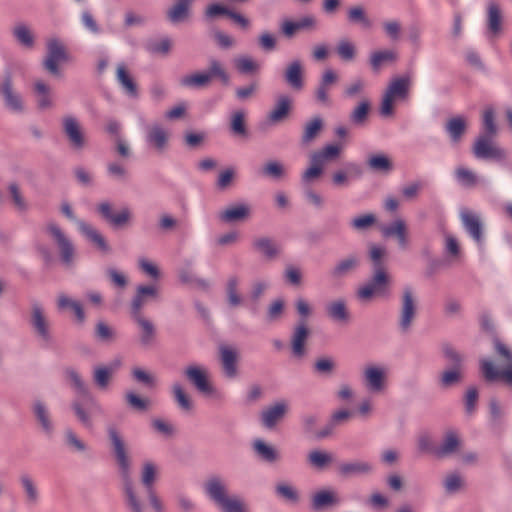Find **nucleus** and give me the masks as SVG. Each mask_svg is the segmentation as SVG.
Masks as SVG:
<instances>
[{
	"mask_svg": "<svg viewBox=\"0 0 512 512\" xmlns=\"http://www.w3.org/2000/svg\"><path fill=\"white\" fill-rule=\"evenodd\" d=\"M108 435L119 468L125 505L129 512H145V497L155 512H165L164 504L154 487L159 476L158 465L150 460L144 461L140 470L141 486L135 484L125 441L115 427L108 428Z\"/></svg>",
	"mask_w": 512,
	"mask_h": 512,
	"instance_id": "1",
	"label": "nucleus"
},
{
	"mask_svg": "<svg viewBox=\"0 0 512 512\" xmlns=\"http://www.w3.org/2000/svg\"><path fill=\"white\" fill-rule=\"evenodd\" d=\"M205 492L221 512H248L245 502L238 496L229 495L226 484L217 476L206 481Z\"/></svg>",
	"mask_w": 512,
	"mask_h": 512,
	"instance_id": "2",
	"label": "nucleus"
},
{
	"mask_svg": "<svg viewBox=\"0 0 512 512\" xmlns=\"http://www.w3.org/2000/svg\"><path fill=\"white\" fill-rule=\"evenodd\" d=\"M495 351L501 358V362L495 365L491 360L482 359L480 368L483 377L487 381L502 380L508 385H512V353L499 340H495Z\"/></svg>",
	"mask_w": 512,
	"mask_h": 512,
	"instance_id": "3",
	"label": "nucleus"
},
{
	"mask_svg": "<svg viewBox=\"0 0 512 512\" xmlns=\"http://www.w3.org/2000/svg\"><path fill=\"white\" fill-rule=\"evenodd\" d=\"M44 232L53 246L57 249L61 262L70 267L76 259V248L65 233V231L55 222H49L44 227Z\"/></svg>",
	"mask_w": 512,
	"mask_h": 512,
	"instance_id": "4",
	"label": "nucleus"
},
{
	"mask_svg": "<svg viewBox=\"0 0 512 512\" xmlns=\"http://www.w3.org/2000/svg\"><path fill=\"white\" fill-rule=\"evenodd\" d=\"M410 86V76L394 77L384 92L380 106L381 115L385 117L393 115L395 103L408 99Z\"/></svg>",
	"mask_w": 512,
	"mask_h": 512,
	"instance_id": "5",
	"label": "nucleus"
},
{
	"mask_svg": "<svg viewBox=\"0 0 512 512\" xmlns=\"http://www.w3.org/2000/svg\"><path fill=\"white\" fill-rule=\"evenodd\" d=\"M369 258L373 268V275L370 282L387 294L390 276L385 266L387 259L386 248L371 244L369 247Z\"/></svg>",
	"mask_w": 512,
	"mask_h": 512,
	"instance_id": "6",
	"label": "nucleus"
},
{
	"mask_svg": "<svg viewBox=\"0 0 512 512\" xmlns=\"http://www.w3.org/2000/svg\"><path fill=\"white\" fill-rule=\"evenodd\" d=\"M30 324L36 336L48 344L52 341L51 324L45 309L40 303H33L31 307Z\"/></svg>",
	"mask_w": 512,
	"mask_h": 512,
	"instance_id": "7",
	"label": "nucleus"
},
{
	"mask_svg": "<svg viewBox=\"0 0 512 512\" xmlns=\"http://www.w3.org/2000/svg\"><path fill=\"white\" fill-rule=\"evenodd\" d=\"M388 368L383 365L369 364L363 370V383L365 387L373 392L380 393L385 390Z\"/></svg>",
	"mask_w": 512,
	"mask_h": 512,
	"instance_id": "8",
	"label": "nucleus"
},
{
	"mask_svg": "<svg viewBox=\"0 0 512 512\" xmlns=\"http://www.w3.org/2000/svg\"><path fill=\"white\" fill-rule=\"evenodd\" d=\"M493 136L481 135L473 145V154L479 159L504 160L507 153L492 140Z\"/></svg>",
	"mask_w": 512,
	"mask_h": 512,
	"instance_id": "9",
	"label": "nucleus"
},
{
	"mask_svg": "<svg viewBox=\"0 0 512 512\" xmlns=\"http://www.w3.org/2000/svg\"><path fill=\"white\" fill-rule=\"evenodd\" d=\"M47 51L44 67L49 73L58 75L59 65L68 60L66 49L61 41L52 38L47 42Z\"/></svg>",
	"mask_w": 512,
	"mask_h": 512,
	"instance_id": "10",
	"label": "nucleus"
},
{
	"mask_svg": "<svg viewBox=\"0 0 512 512\" xmlns=\"http://www.w3.org/2000/svg\"><path fill=\"white\" fill-rule=\"evenodd\" d=\"M219 357L224 375L229 379L235 378L238 375V349L229 345H220Z\"/></svg>",
	"mask_w": 512,
	"mask_h": 512,
	"instance_id": "11",
	"label": "nucleus"
},
{
	"mask_svg": "<svg viewBox=\"0 0 512 512\" xmlns=\"http://www.w3.org/2000/svg\"><path fill=\"white\" fill-rule=\"evenodd\" d=\"M159 289L155 285H140L136 288V293L131 302V313L142 314V309L150 301L157 300Z\"/></svg>",
	"mask_w": 512,
	"mask_h": 512,
	"instance_id": "12",
	"label": "nucleus"
},
{
	"mask_svg": "<svg viewBox=\"0 0 512 512\" xmlns=\"http://www.w3.org/2000/svg\"><path fill=\"white\" fill-rule=\"evenodd\" d=\"M185 375L199 392L204 394H211L213 392V388L208 380V371L204 367L190 365L186 368Z\"/></svg>",
	"mask_w": 512,
	"mask_h": 512,
	"instance_id": "13",
	"label": "nucleus"
},
{
	"mask_svg": "<svg viewBox=\"0 0 512 512\" xmlns=\"http://www.w3.org/2000/svg\"><path fill=\"white\" fill-rule=\"evenodd\" d=\"M0 91L7 109L15 113H19L24 110V101L22 96L14 89L10 77H7L4 80Z\"/></svg>",
	"mask_w": 512,
	"mask_h": 512,
	"instance_id": "14",
	"label": "nucleus"
},
{
	"mask_svg": "<svg viewBox=\"0 0 512 512\" xmlns=\"http://www.w3.org/2000/svg\"><path fill=\"white\" fill-rule=\"evenodd\" d=\"M416 315V301L410 288H406L403 292L402 307L400 315V327L403 331H407Z\"/></svg>",
	"mask_w": 512,
	"mask_h": 512,
	"instance_id": "15",
	"label": "nucleus"
},
{
	"mask_svg": "<svg viewBox=\"0 0 512 512\" xmlns=\"http://www.w3.org/2000/svg\"><path fill=\"white\" fill-rule=\"evenodd\" d=\"M63 129L74 149L80 150L85 146V137L81 125L74 117L67 116L63 119Z\"/></svg>",
	"mask_w": 512,
	"mask_h": 512,
	"instance_id": "16",
	"label": "nucleus"
},
{
	"mask_svg": "<svg viewBox=\"0 0 512 512\" xmlns=\"http://www.w3.org/2000/svg\"><path fill=\"white\" fill-rule=\"evenodd\" d=\"M284 80L295 91L304 88V67L300 60L291 61L284 70Z\"/></svg>",
	"mask_w": 512,
	"mask_h": 512,
	"instance_id": "17",
	"label": "nucleus"
},
{
	"mask_svg": "<svg viewBox=\"0 0 512 512\" xmlns=\"http://www.w3.org/2000/svg\"><path fill=\"white\" fill-rule=\"evenodd\" d=\"M77 226L81 234L99 251L102 253H108L110 246L108 245L104 236L92 225L79 220Z\"/></svg>",
	"mask_w": 512,
	"mask_h": 512,
	"instance_id": "18",
	"label": "nucleus"
},
{
	"mask_svg": "<svg viewBox=\"0 0 512 512\" xmlns=\"http://www.w3.org/2000/svg\"><path fill=\"white\" fill-rule=\"evenodd\" d=\"M146 141L148 145L158 152H163L169 142V132L158 124H153L147 128Z\"/></svg>",
	"mask_w": 512,
	"mask_h": 512,
	"instance_id": "19",
	"label": "nucleus"
},
{
	"mask_svg": "<svg viewBox=\"0 0 512 512\" xmlns=\"http://www.w3.org/2000/svg\"><path fill=\"white\" fill-rule=\"evenodd\" d=\"M317 20L314 16L307 15L298 21L285 20L281 24V31L287 38H292L300 30H314Z\"/></svg>",
	"mask_w": 512,
	"mask_h": 512,
	"instance_id": "20",
	"label": "nucleus"
},
{
	"mask_svg": "<svg viewBox=\"0 0 512 512\" xmlns=\"http://www.w3.org/2000/svg\"><path fill=\"white\" fill-rule=\"evenodd\" d=\"M251 215V207L240 203L227 207L219 213V219L224 223H234L247 220Z\"/></svg>",
	"mask_w": 512,
	"mask_h": 512,
	"instance_id": "21",
	"label": "nucleus"
},
{
	"mask_svg": "<svg viewBox=\"0 0 512 512\" xmlns=\"http://www.w3.org/2000/svg\"><path fill=\"white\" fill-rule=\"evenodd\" d=\"M309 336V330L304 322L299 323L291 338L292 354L296 359H302L306 355L305 343Z\"/></svg>",
	"mask_w": 512,
	"mask_h": 512,
	"instance_id": "22",
	"label": "nucleus"
},
{
	"mask_svg": "<svg viewBox=\"0 0 512 512\" xmlns=\"http://www.w3.org/2000/svg\"><path fill=\"white\" fill-rule=\"evenodd\" d=\"M461 221L466 229V231L472 236V238L477 242H482V222L480 217L471 212L469 210H462L460 213Z\"/></svg>",
	"mask_w": 512,
	"mask_h": 512,
	"instance_id": "23",
	"label": "nucleus"
},
{
	"mask_svg": "<svg viewBox=\"0 0 512 512\" xmlns=\"http://www.w3.org/2000/svg\"><path fill=\"white\" fill-rule=\"evenodd\" d=\"M381 233L386 238L395 236L401 248H406L408 245L407 225L401 218L396 219L389 226L381 227Z\"/></svg>",
	"mask_w": 512,
	"mask_h": 512,
	"instance_id": "24",
	"label": "nucleus"
},
{
	"mask_svg": "<svg viewBox=\"0 0 512 512\" xmlns=\"http://www.w3.org/2000/svg\"><path fill=\"white\" fill-rule=\"evenodd\" d=\"M327 316L334 322L345 325L350 321V312L344 299H336L326 305Z\"/></svg>",
	"mask_w": 512,
	"mask_h": 512,
	"instance_id": "25",
	"label": "nucleus"
},
{
	"mask_svg": "<svg viewBox=\"0 0 512 512\" xmlns=\"http://www.w3.org/2000/svg\"><path fill=\"white\" fill-rule=\"evenodd\" d=\"M121 366L120 360L113 361L110 366H98L94 369L93 379L101 390L107 389L113 373Z\"/></svg>",
	"mask_w": 512,
	"mask_h": 512,
	"instance_id": "26",
	"label": "nucleus"
},
{
	"mask_svg": "<svg viewBox=\"0 0 512 512\" xmlns=\"http://www.w3.org/2000/svg\"><path fill=\"white\" fill-rule=\"evenodd\" d=\"M340 501L336 491L324 489L316 492L312 497V507L314 510H322L338 504Z\"/></svg>",
	"mask_w": 512,
	"mask_h": 512,
	"instance_id": "27",
	"label": "nucleus"
},
{
	"mask_svg": "<svg viewBox=\"0 0 512 512\" xmlns=\"http://www.w3.org/2000/svg\"><path fill=\"white\" fill-rule=\"evenodd\" d=\"M57 308L60 311L70 310L74 313L76 321L80 324L85 321V313L80 302L70 298L66 294H59L57 297Z\"/></svg>",
	"mask_w": 512,
	"mask_h": 512,
	"instance_id": "28",
	"label": "nucleus"
},
{
	"mask_svg": "<svg viewBox=\"0 0 512 512\" xmlns=\"http://www.w3.org/2000/svg\"><path fill=\"white\" fill-rule=\"evenodd\" d=\"M292 106V100L287 95H280L274 108L270 111L268 119L271 123L283 121L289 114Z\"/></svg>",
	"mask_w": 512,
	"mask_h": 512,
	"instance_id": "29",
	"label": "nucleus"
},
{
	"mask_svg": "<svg viewBox=\"0 0 512 512\" xmlns=\"http://www.w3.org/2000/svg\"><path fill=\"white\" fill-rule=\"evenodd\" d=\"M37 105L40 109H48L53 105L51 87L42 80H36L33 86Z\"/></svg>",
	"mask_w": 512,
	"mask_h": 512,
	"instance_id": "30",
	"label": "nucleus"
},
{
	"mask_svg": "<svg viewBox=\"0 0 512 512\" xmlns=\"http://www.w3.org/2000/svg\"><path fill=\"white\" fill-rule=\"evenodd\" d=\"M287 411V404L285 402H278L275 405L267 408L262 412L263 424L272 428L274 425L283 418Z\"/></svg>",
	"mask_w": 512,
	"mask_h": 512,
	"instance_id": "31",
	"label": "nucleus"
},
{
	"mask_svg": "<svg viewBox=\"0 0 512 512\" xmlns=\"http://www.w3.org/2000/svg\"><path fill=\"white\" fill-rule=\"evenodd\" d=\"M192 2L193 0H178V2L168 10V19L172 23H179L187 20L189 18V9Z\"/></svg>",
	"mask_w": 512,
	"mask_h": 512,
	"instance_id": "32",
	"label": "nucleus"
},
{
	"mask_svg": "<svg viewBox=\"0 0 512 512\" xmlns=\"http://www.w3.org/2000/svg\"><path fill=\"white\" fill-rule=\"evenodd\" d=\"M253 449L256 455L263 461L272 463L279 459L278 451L262 439H256L253 442Z\"/></svg>",
	"mask_w": 512,
	"mask_h": 512,
	"instance_id": "33",
	"label": "nucleus"
},
{
	"mask_svg": "<svg viewBox=\"0 0 512 512\" xmlns=\"http://www.w3.org/2000/svg\"><path fill=\"white\" fill-rule=\"evenodd\" d=\"M372 470V466L368 462L355 461L349 463H342L338 467V472L344 477H350L359 474H366Z\"/></svg>",
	"mask_w": 512,
	"mask_h": 512,
	"instance_id": "34",
	"label": "nucleus"
},
{
	"mask_svg": "<svg viewBox=\"0 0 512 512\" xmlns=\"http://www.w3.org/2000/svg\"><path fill=\"white\" fill-rule=\"evenodd\" d=\"M116 78L127 94L137 96V85L124 64L118 65Z\"/></svg>",
	"mask_w": 512,
	"mask_h": 512,
	"instance_id": "35",
	"label": "nucleus"
},
{
	"mask_svg": "<svg viewBox=\"0 0 512 512\" xmlns=\"http://www.w3.org/2000/svg\"><path fill=\"white\" fill-rule=\"evenodd\" d=\"M33 412L42 430L46 434H51L53 431V424L50 419L48 409L44 403L41 401H36L33 404Z\"/></svg>",
	"mask_w": 512,
	"mask_h": 512,
	"instance_id": "36",
	"label": "nucleus"
},
{
	"mask_svg": "<svg viewBox=\"0 0 512 512\" xmlns=\"http://www.w3.org/2000/svg\"><path fill=\"white\" fill-rule=\"evenodd\" d=\"M359 265L357 256H349L339 261L331 271L332 277L339 279L354 271Z\"/></svg>",
	"mask_w": 512,
	"mask_h": 512,
	"instance_id": "37",
	"label": "nucleus"
},
{
	"mask_svg": "<svg viewBox=\"0 0 512 512\" xmlns=\"http://www.w3.org/2000/svg\"><path fill=\"white\" fill-rule=\"evenodd\" d=\"M254 249L267 259L275 258L279 253V248L275 242L269 238H258L253 242Z\"/></svg>",
	"mask_w": 512,
	"mask_h": 512,
	"instance_id": "38",
	"label": "nucleus"
},
{
	"mask_svg": "<svg viewBox=\"0 0 512 512\" xmlns=\"http://www.w3.org/2000/svg\"><path fill=\"white\" fill-rule=\"evenodd\" d=\"M460 446L458 436L453 433H447L442 445L435 450V456L442 458L455 453Z\"/></svg>",
	"mask_w": 512,
	"mask_h": 512,
	"instance_id": "39",
	"label": "nucleus"
},
{
	"mask_svg": "<svg viewBox=\"0 0 512 512\" xmlns=\"http://www.w3.org/2000/svg\"><path fill=\"white\" fill-rule=\"evenodd\" d=\"M132 317L141 328V342L144 345L151 344L155 337V327L153 323L144 318L142 314H134Z\"/></svg>",
	"mask_w": 512,
	"mask_h": 512,
	"instance_id": "40",
	"label": "nucleus"
},
{
	"mask_svg": "<svg viewBox=\"0 0 512 512\" xmlns=\"http://www.w3.org/2000/svg\"><path fill=\"white\" fill-rule=\"evenodd\" d=\"M446 130L453 143L460 142L466 130V122L463 117H453L448 120Z\"/></svg>",
	"mask_w": 512,
	"mask_h": 512,
	"instance_id": "41",
	"label": "nucleus"
},
{
	"mask_svg": "<svg viewBox=\"0 0 512 512\" xmlns=\"http://www.w3.org/2000/svg\"><path fill=\"white\" fill-rule=\"evenodd\" d=\"M13 36L17 40V42L26 47L32 48L34 46V35L32 30L25 24H17L13 28Z\"/></svg>",
	"mask_w": 512,
	"mask_h": 512,
	"instance_id": "42",
	"label": "nucleus"
},
{
	"mask_svg": "<svg viewBox=\"0 0 512 512\" xmlns=\"http://www.w3.org/2000/svg\"><path fill=\"white\" fill-rule=\"evenodd\" d=\"M342 147L337 144H330L323 147L321 150L311 154L323 166L326 162L336 159L341 153Z\"/></svg>",
	"mask_w": 512,
	"mask_h": 512,
	"instance_id": "43",
	"label": "nucleus"
},
{
	"mask_svg": "<svg viewBox=\"0 0 512 512\" xmlns=\"http://www.w3.org/2000/svg\"><path fill=\"white\" fill-rule=\"evenodd\" d=\"M348 21L352 24H361L363 28L369 29L372 22L362 6H353L347 11Z\"/></svg>",
	"mask_w": 512,
	"mask_h": 512,
	"instance_id": "44",
	"label": "nucleus"
},
{
	"mask_svg": "<svg viewBox=\"0 0 512 512\" xmlns=\"http://www.w3.org/2000/svg\"><path fill=\"white\" fill-rule=\"evenodd\" d=\"M457 181L464 187L472 188L479 183L477 174L469 168L459 166L455 169Z\"/></svg>",
	"mask_w": 512,
	"mask_h": 512,
	"instance_id": "45",
	"label": "nucleus"
},
{
	"mask_svg": "<svg viewBox=\"0 0 512 512\" xmlns=\"http://www.w3.org/2000/svg\"><path fill=\"white\" fill-rule=\"evenodd\" d=\"M239 279L235 276L230 277L226 285L228 303L231 307H238L242 304L243 298L238 289Z\"/></svg>",
	"mask_w": 512,
	"mask_h": 512,
	"instance_id": "46",
	"label": "nucleus"
},
{
	"mask_svg": "<svg viewBox=\"0 0 512 512\" xmlns=\"http://www.w3.org/2000/svg\"><path fill=\"white\" fill-rule=\"evenodd\" d=\"M323 128V121L320 117H314L304 126L302 142L308 144L313 141Z\"/></svg>",
	"mask_w": 512,
	"mask_h": 512,
	"instance_id": "47",
	"label": "nucleus"
},
{
	"mask_svg": "<svg viewBox=\"0 0 512 512\" xmlns=\"http://www.w3.org/2000/svg\"><path fill=\"white\" fill-rule=\"evenodd\" d=\"M233 62L237 71L242 74H255L260 70V64L249 56H239Z\"/></svg>",
	"mask_w": 512,
	"mask_h": 512,
	"instance_id": "48",
	"label": "nucleus"
},
{
	"mask_svg": "<svg viewBox=\"0 0 512 512\" xmlns=\"http://www.w3.org/2000/svg\"><path fill=\"white\" fill-rule=\"evenodd\" d=\"M230 127L233 134L246 137V113L244 110H237L231 115Z\"/></svg>",
	"mask_w": 512,
	"mask_h": 512,
	"instance_id": "49",
	"label": "nucleus"
},
{
	"mask_svg": "<svg viewBox=\"0 0 512 512\" xmlns=\"http://www.w3.org/2000/svg\"><path fill=\"white\" fill-rule=\"evenodd\" d=\"M502 15L500 7L495 2H490L488 5V27L493 34H498L501 31Z\"/></svg>",
	"mask_w": 512,
	"mask_h": 512,
	"instance_id": "50",
	"label": "nucleus"
},
{
	"mask_svg": "<svg viewBox=\"0 0 512 512\" xmlns=\"http://www.w3.org/2000/svg\"><path fill=\"white\" fill-rule=\"evenodd\" d=\"M308 461L312 467L324 469L332 463L333 455L325 451L313 450L308 454Z\"/></svg>",
	"mask_w": 512,
	"mask_h": 512,
	"instance_id": "51",
	"label": "nucleus"
},
{
	"mask_svg": "<svg viewBox=\"0 0 512 512\" xmlns=\"http://www.w3.org/2000/svg\"><path fill=\"white\" fill-rule=\"evenodd\" d=\"M210 81L211 75L207 73H196L181 78L180 84L185 87L200 88L207 86Z\"/></svg>",
	"mask_w": 512,
	"mask_h": 512,
	"instance_id": "52",
	"label": "nucleus"
},
{
	"mask_svg": "<svg viewBox=\"0 0 512 512\" xmlns=\"http://www.w3.org/2000/svg\"><path fill=\"white\" fill-rule=\"evenodd\" d=\"M397 59V54L393 50L376 51L371 55V65L374 70H378L384 63L394 62Z\"/></svg>",
	"mask_w": 512,
	"mask_h": 512,
	"instance_id": "53",
	"label": "nucleus"
},
{
	"mask_svg": "<svg viewBox=\"0 0 512 512\" xmlns=\"http://www.w3.org/2000/svg\"><path fill=\"white\" fill-rule=\"evenodd\" d=\"M310 167L307 168L302 174V181L309 184L319 178L323 173V165L320 164L314 157L310 156Z\"/></svg>",
	"mask_w": 512,
	"mask_h": 512,
	"instance_id": "54",
	"label": "nucleus"
},
{
	"mask_svg": "<svg viewBox=\"0 0 512 512\" xmlns=\"http://www.w3.org/2000/svg\"><path fill=\"white\" fill-rule=\"evenodd\" d=\"M461 378L462 369L459 367H451L442 373L440 383L443 387L448 388L459 383Z\"/></svg>",
	"mask_w": 512,
	"mask_h": 512,
	"instance_id": "55",
	"label": "nucleus"
},
{
	"mask_svg": "<svg viewBox=\"0 0 512 512\" xmlns=\"http://www.w3.org/2000/svg\"><path fill=\"white\" fill-rule=\"evenodd\" d=\"M368 165L375 171L389 172L392 169L390 159L383 154L371 156L368 160Z\"/></svg>",
	"mask_w": 512,
	"mask_h": 512,
	"instance_id": "56",
	"label": "nucleus"
},
{
	"mask_svg": "<svg viewBox=\"0 0 512 512\" xmlns=\"http://www.w3.org/2000/svg\"><path fill=\"white\" fill-rule=\"evenodd\" d=\"M207 74L211 75V79L212 78L219 79L224 85L229 84L230 78H229L228 73L226 72L223 65L215 59H212L210 61L209 72H207Z\"/></svg>",
	"mask_w": 512,
	"mask_h": 512,
	"instance_id": "57",
	"label": "nucleus"
},
{
	"mask_svg": "<svg viewBox=\"0 0 512 512\" xmlns=\"http://www.w3.org/2000/svg\"><path fill=\"white\" fill-rule=\"evenodd\" d=\"M276 493L279 497L290 503H296L299 499L297 490L287 483L277 484Z\"/></svg>",
	"mask_w": 512,
	"mask_h": 512,
	"instance_id": "58",
	"label": "nucleus"
},
{
	"mask_svg": "<svg viewBox=\"0 0 512 512\" xmlns=\"http://www.w3.org/2000/svg\"><path fill=\"white\" fill-rule=\"evenodd\" d=\"M386 293L383 292L380 288L375 286L370 281L360 287L357 291V296L362 301H370L374 296H382Z\"/></svg>",
	"mask_w": 512,
	"mask_h": 512,
	"instance_id": "59",
	"label": "nucleus"
},
{
	"mask_svg": "<svg viewBox=\"0 0 512 512\" xmlns=\"http://www.w3.org/2000/svg\"><path fill=\"white\" fill-rule=\"evenodd\" d=\"M21 484L26 493L27 501L29 503H36L38 500V490L33 480L28 475L21 476Z\"/></svg>",
	"mask_w": 512,
	"mask_h": 512,
	"instance_id": "60",
	"label": "nucleus"
},
{
	"mask_svg": "<svg viewBox=\"0 0 512 512\" xmlns=\"http://www.w3.org/2000/svg\"><path fill=\"white\" fill-rule=\"evenodd\" d=\"M337 54L344 61H350L355 57V45L348 40H341L336 48Z\"/></svg>",
	"mask_w": 512,
	"mask_h": 512,
	"instance_id": "61",
	"label": "nucleus"
},
{
	"mask_svg": "<svg viewBox=\"0 0 512 512\" xmlns=\"http://www.w3.org/2000/svg\"><path fill=\"white\" fill-rule=\"evenodd\" d=\"M173 393L175 400L177 401L179 407L184 411H190L193 407L192 401L189 396L185 393L181 385L174 384L173 385Z\"/></svg>",
	"mask_w": 512,
	"mask_h": 512,
	"instance_id": "62",
	"label": "nucleus"
},
{
	"mask_svg": "<svg viewBox=\"0 0 512 512\" xmlns=\"http://www.w3.org/2000/svg\"><path fill=\"white\" fill-rule=\"evenodd\" d=\"M8 191L11 195L15 208L20 211H25L27 209V203L21 193L19 186L16 183H11L8 186Z\"/></svg>",
	"mask_w": 512,
	"mask_h": 512,
	"instance_id": "63",
	"label": "nucleus"
},
{
	"mask_svg": "<svg viewBox=\"0 0 512 512\" xmlns=\"http://www.w3.org/2000/svg\"><path fill=\"white\" fill-rule=\"evenodd\" d=\"M263 174L272 178H281L285 173L284 166L278 161H269L263 167Z\"/></svg>",
	"mask_w": 512,
	"mask_h": 512,
	"instance_id": "64",
	"label": "nucleus"
}]
</instances>
